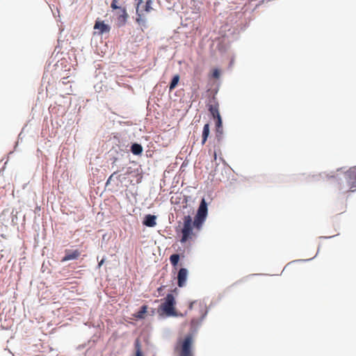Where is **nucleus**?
Segmentation results:
<instances>
[{"instance_id": "nucleus-17", "label": "nucleus", "mask_w": 356, "mask_h": 356, "mask_svg": "<svg viewBox=\"0 0 356 356\" xmlns=\"http://www.w3.org/2000/svg\"><path fill=\"white\" fill-rule=\"evenodd\" d=\"M179 81V74L175 75L173 76V78L170 82V86H169L170 91H172L177 87Z\"/></svg>"}, {"instance_id": "nucleus-3", "label": "nucleus", "mask_w": 356, "mask_h": 356, "mask_svg": "<svg viewBox=\"0 0 356 356\" xmlns=\"http://www.w3.org/2000/svg\"><path fill=\"white\" fill-rule=\"evenodd\" d=\"M175 300L172 294L166 296L165 301L160 306V309L168 316L175 315Z\"/></svg>"}, {"instance_id": "nucleus-24", "label": "nucleus", "mask_w": 356, "mask_h": 356, "mask_svg": "<svg viewBox=\"0 0 356 356\" xmlns=\"http://www.w3.org/2000/svg\"><path fill=\"white\" fill-rule=\"evenodd\" d=\"M61 82L63 85H66L70 81L67 80V77H63L62 79H61Z\"/></svg>"}, {"instance_id": "nucleus-5", "label": "nucleus", "mask_w": 356, "mask_h": 356, "mask_svg": "<svg viewBox=\"0 0 356 356\" xmlns=\"http://www.w3.org/2000/svg\"><path fill=\"white\" fill-rule=\"evenodd\" d=\"M115 10H116L115 15H117L118 26H124L126 24L129 17L126 8L123 6H119V8L115 9Z\"/></svg>"}, {"instance_id": "nucleus-9", "label": "nucleus", "mask_w": 356, "mask_h": 356, "mask_svg": "<svg viewBox=\"0 0 356 356\" xmlns=\"http://www.w3.org/2000/svg\"><path fill=\"white\" fill-rule=\"evenodd\" d=\"M188 276L187 269L182 268L178 272L177 275V284L179 287H183L186 284Z\"/></svg>"}, {"instance_id": "nucleus-13", "label": "nucleus", "mask_w": 356, "mask_h": 356, "mask_svg": "<svg viewBox=\"0 0 356 356\" xmlns=\"http://www.w3.org/2000/svg\"><path fill=\"white\" fill-rule=\"evenodd\" d=\"M147 305H143L141 307L140 309L134 314V316L136 318H140V319H142V318H145V314L147 313Z\"/></svg>"}, {"instance_id": "nucleus-25", "label": "nucleus", "mask_w": 356, "mask_h": 356, "mask_svg": "<svg viewBox=\"0 0 356 356\" xmlns=\"http://www.w3.org/2000/svg\"><path fill=\"white\" fill-rule=\"evenodd\" d=\"M132 172L131 168H129L125 173L126 175H130Z\"/></svg>"}, {"instance_id": "nucleus-19", "label": "nucleus", "mask_w": 356, "mask_h": 356, "mask_svg": "<svg viewBox=\"0 0 356 356\" xmlns=\"http://www.w3.org/2000/svg\"><path fill=\"white\" fill-rule=\"evenodd\" d=\"M152 0H147L145 3V5L144 6V9L143 10H141L143 11V13H141V15L143 14V11L146 12V13H149L150 12L153 8L152 7Z\"/></svg>"}, {"instance_id": "nucleus-26", "label": "nucleus", "mask_w": 356, "mask_h": 356, "mask_svg": "<svg viewBox=\"0 0 356 356\" xmlns=\"http://www.w3.org/2000/svg\"><path fill=\"white\" fill-rule=\"evenodd\" d=\"M104 263V260L102 259L99 263V266H102Z\"/></svg>"}, {"instance_id": "nucleus-14", "label": "nucleus", "mask_w": 356, "mask_h": 356, "mask_svg": "<svg viewBox=\"0 0 356 356\" xmlns=\"http://www.w3.org/2000/svg\"><path fill=\"white\" fill-rule=\"evenodd\" d=\"M131 152L135 155H139L143 152V147L138 143H134L131 147Z\"/></svg>"}, {"instance_id": "nucleus-21", "label": "nucleus", "mask_w": 356, "mask_h": 356, "mask_svg": "<svg viewBox=\"0 0 356 356\" xmlns=\"http://www.w3.org/2000/svg\"><path fill=\"white\" fill-rule=\"evenodd\" d=\"M119 5H118V0H113L111 4V8L113 9V10H115V9H118L119 8Z\"/></svg>"}, {"instance_id": "nucleus-23", "label": "nucleus", "mask_w": 356, "mask_h": 356, "mask_svg": "<svg viewBox=\"0 0 356 356\" xmlns=\"http://www.w3.org/2000/svg\"><path fill=\"white\" fill-rule=\"evenodd\" d=\"M117 174V172H114L108 179L107 181H106V184H108L111 180L113 179V178L115 177V175Z\"/></svg>"}, {"instance_id": "nucleus-29", "label": "nucleus", "mask_w": 356, "mask_h": 356, "mask_svg": "<svg viewBox=\"0 0 356 356\" xmlns=\"http://www.w3.org/2000/svg\"><path fill=\"white\" fill-rule=\"evenodd\" d=\"M158 291H162V287H160L158 289Z\"/></svg>"}, {"instance_id": "nucleus-8", "label": "nucleus", "mask_w": 356, "mask_h": 356, "mask_svg": "<svg viewBox=\"0 0 356 356\" xmlns=\"http://www.w3.org/2000/svg\"><path fill=\"white\" fill-rule=\"evenodd\" d=\"M208 108L213 118L220 115L219 113V104L215 97H213L212 101L208 104Z\"/></svg>"}, {"instance_id": "nucleus-15", "label": "nucleus", "mask_w": 356, "mask_h": 356, "mask_svg": "<svg viewBox=\"0 0 356 356\" xmlns=\"http://www.w3.org/2000/svg\"><path fill=\"white\" fill-rule=\"evenodd\" d=\"M134 347L136 350V356H143L142 353L141 344L139 339H137L134 343Z\"/></svg>"}, {"instance_id": "nucleus-2", "label": "nucleus", "mask_w": 356, "mask_h": 356, "mask_svg": "<svg viewBox=\"0 0 356 356\" xmlns=\"http://www.w3.org/2000/svg\"><path fill=\"white\" fill-rule=\"evenodd\" d=\"M207 204L205 200L202 199L193 221V226L197 229H200L201 228L203 222L205 221L207 216Z\"/></svg>"}, {"instance_id": "nucleus-4", "label": "nucleus", "mask_w": 356, "mask_h": 356, "mask_svg": "<svg viewBox=\"0 0 356 356\" xmlns=\"http://www.w3.org/2000/svg\"><path fill=\"white\" fill-rule=\"evenodd\" d=\"M193 337L188 335L181 343L179 356H193L192 352Z\"/></svg>"}, {"instance_id": "nucleus-22", "label": "nucleus", "mask_w": 356, "mask_h": 356, "mask_svg": "<svg viewBox=\"0 0 356 356\" xmlns=\"http://www.w3.org/2000/svg\"><path fill=\"white\" fill-rule=\"evenodd\" d=\"M213 77L215 79H218L220 77V72L218 70L216 69L213 70Z\"/></svg>"}, {"instance_id": "nucleus-27", "label": "nucleus", "mask_w": 356, "mask_h": 356, "mask_svg": "<svg viewBox=\"0 0 356 356\" xmlns=\"http://www.w3.org/2000/svg\"><path fill=\"white\" fill-rule=\"evenodd\" d=\"M142 177H143V176L140 175V179H138V180L137 181V182H138V183L140 182V180H141Z\"/></svg>"}, {"instance_id": "nucleus-18", "label": "nucleus", "mask_w": 356, "mask_h": 356, "mask_svg": "<svg viewBox=\"0 0 356 356\" xmlns=\"http://www.w3.org/2000/svg\"><path fill=\"white\" fill-rule=\"evenodd\" d=\"M179 260V255L178 254H172L170 257V261L171 264L176 268Z\"/></svg>"}, {"instance_id": "nucleus-11", "label": "nucleus", "mask_w": 356, "mask_h": 356, "mask_svg": "<svg viewBox=\"0 0 356 356\" xmlns=\"http://www.w3.org/2000/svg\"><path fill=\"white\" fill-rule=\"evenodd\" d=\"M199 309L201 312V314H200V316L197 318H193L191 320V326L192 327H195L196 325H197L198 324H200L201 323V321H202V319L204 318V316L206 315V311L204 308V307H202L200 304H199Z\"/></svg>"}, {"instance_id": "nucleus-10", "label": "nucleus", "mask_w": 356, "mask_h": 356, "mask_svg": "<svg viewBox=\"0 0 356 356\" xmlns=\"http://www.w3.org/2000/svg\"><path fill=\"white\" fill-rule=\"evenodd\" d=\"M156 216L148 214L145 216L143 223L147 227H153L156 225Z\"/></svg>"}, {"instance_id": "nucleus-1", "label": "nucleus", "mask_w": 356, "mask_h": 356, "mask_svg": "<svg viewBox=\"0 0 356 356\" xmlns=\"http://www.w3.org/2000/svg\"><path fill=\"white\" fill-rule=\"evenodd\" d=\"M183 227L181 230V238H180V242L181 243H185L188 240L191 239L194 236L193 232V222L190 216H185L184 219Z\"/></svg>"}, {"instance_id": "nucleus-7", "label": "nucleus", "mask_w": 356, "mask_h": 356, "mask_svg": "<svg viewBox=\"0 0 356 356\" xmlns=\"http://www.w3.org/2000/svg\"><path fill=\"white\" fill-rule=\"evenodd\" d=\"M94 29L98 30V33L102 35L104 33H109L111 26L106 24L103 21L97 20L94 25Z\"/></svg>"}, {"instance_id": "nucleus-20", "label": "nucleus", "mask_w": 356, "mask_h": 356, "mask_svg": "<svg viewBox=\"0 0 356 356\" xmlns=\"http://www.w3.org/2000/svg\"><path fill=\"white\" fill-rule=\"evenodd\" d=\"M141 3H142V0H139L138 3H137L136 13H137L138 17L136 18V21L138 22H140V18H141V13H143V11L140 10V8H139V6L141 4Z\"/></svg>"}, {"instance_id": "nucleus-12", "label": "nucleus", "mask_w": 356, "mask_h": 356, "mask_svg": "<svg viewBox=\"0 0 356 356\" xmlns=\"http://www.w3.org/2000/svg\"><path fill=\"white\" fill-rule=\"evenodd\" d=\"M209 132H210L209 124L208 123L205 124L203 127L202 135V145L205 144L206 141L207 140V138L209 135Z\"/></svg>"}, {"instance_id": "nucleus-28", "label": "nucleus", "mask_w": 356, "mask_h": 356, "mask_svg": "<svg viewBox=\"0 0 356 356\" xmlns=\"http://www.w3.org/2000/svg\"><path fill=\"white\" fill-rule=\"evenodd\" d=\"M193 305H196V303H195V302L191 303V307H193Z\"/></svg>"}, {"instance_id": "nucleus-16", "label": "nucleus", "mask_w": 356, "mask_h": 356, "mask_svg": "<svg viewBox=\"0 0 356 356\" xmlns=\"http://www.w3.org/2000/svg\"><path fill=\"white\" fill-rule=\"evenodd\" d=\"M215 119L216 120V132H217V136L218 137V134H222V119H221L220 115L216 117Z\"/></svg>"}, {"instance_id": "nucleus-6", "label": "nucleus", "mask_w": 356, "mask_h": 356, "mask_svg": "<svg viewBox=\"0 0 356 356\" xmlns=\"http://www.w3.org/2000/svg\"><path fill=\"white\" fill-rule=\"evenodd\" d=\"M81 255V252L78 250H65V256L62 258L61 262H65L70 260L77 259Z\"/></svg>"}]
</instances>
